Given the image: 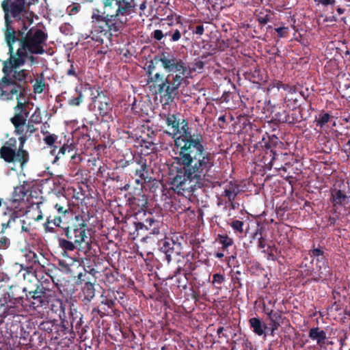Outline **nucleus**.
Listing matches in <instances>:
<instances>
[{"label":"nucleus","mask_w":350,"mask_h":350,"mask_svg":"<svg viewBox=\"0 0 350 350\" xmlns=\"http://www.w3.org/2000/svg\"><path fill=\"white\" fill-rule=\"evenodd\" d=\"M244 339H247L246 338V336L245 335H243L241 332V330L239 331V336L237 337L236 338L233 339L232 342H231V345H232V348H231V350H234L235 349V346L236 345H238L239 343H243V340Z\"/></svg>","instance_id":"obj_56"},{"label":"nucleus","mask_w":350,"mask_h":350,"mask_svg":"<svg viewBox=\"0 0 350 350\" xmlns=\"http://www.w3.org/2000/svg\"><path fill=\"white\" fill-rule=\"evenodd\" d=\"M33 21H27L20 27L14 29V40L8 41L5 38V41L9 48L8 53H13L14 44L19 42L18 49H27L31 54L42 55L45 52L44 49L46 45L48 34L43 30L36 27L29 28Z\"/></svg>","instance_id":"obj_4"},{"label":"nucleus","mask_w":350,"mask_h":350,"mask_svg":"<svg viewBox=\"0 0 350 350\" xmlns=\"http://www.w3.org/2000/svg\"><path fill=\"white\" fill-rule=\"evenodd\" d=\"M60 323H57V329L55 331V336H53L55 338L58 337L66 336L68 334H70L72 337L75 336V331L72 329L71 325H68V323L66 321L65 318L62 317Z\"/></svg>","instance_id":"obj_29"},{"label":"nucleus","mask_w":350,"mask_h":350,"mask_svg":"<svg viewBox=\"0 0 350 350\" xmlns=\"http://www.w3.org/2000/svg\"><path fill=\"white\" fill-rule=\"evenodd\" d=\"M19 147L17 150L16 157L18 162L21 163V166L25 165L29 160V153L27 150L23 149L24 144L29 137L27 133L19 135Z\"/></svg>","instance_id":"obj_26"},{"label":"nucleus","mask_w":350,"mask_h":350,"mask_svg":"<svg viewBox=\"0 0 350 350\" xmlns=\"http://www.w3.org/2000/svg\"><path fill=\"white\" fill-rule=\"evenodd\" d=\"M83 318V314L74 307H70L69 312V319H70L71 324H74L77 319Z\"/></svg>","instance_id":"obj_49"},{"label":"nucleus","mask_w":350,"mask_h":350,"mask_svg":"<svg viewBox=\"0 0 350 350\" xmlns=\"http://www.w3.org/2000/svg\"><path fill=\"white\" fill-rule=\"evenodd\" d=\"M350 196H347L342 190L336 187L330 189L329 201L334 208V213H336L339 207H345L349 202Z\"/></svg>","instance_id":"obj_20"},{"label":"nucleus","mask_w":350,"mask_h":350,"mask_svg":"<svg viewBox=\"0 0 350 350\" xmlns=\"http://www.w3.org/2000/svg\"><path fill=\"white\" fill-rule=\"evenodd\" d=\"M288 112L285 110H283L282 112H278L275 114L276 119L282 123H286V121H284L287 119Z\"/></svg>","instance_id":"obj_62"},{"label":"nucleus","mask_w":350,"mask_h":350,"mask_svg":"<svg viewBox=\"0 0 350 350\" xmlns=\"http://www.w3.org/2000/svg\"><path fill=\"white\" fill-rule=\"evenodd\" d=\"M238 193V185L230 182L227 187L225 188L223 196L226 197L229 202H232L235 200Z\"/></svg>","instance_id":"obj_34"},{"label":"nucleus","mask_w":350,"mask_h":350,"mask_svg":"<svg viewBox=\"0 0 350 350\" xmlns=\"http://www.w3.org/2000/svg\"><path fill=\"white\" fill-rule=\"evenodd\" d=\"M10 245V240L6 237L0 238V250H5Z\"/></svg>","instance_id":"obj_59"},{"label":"nucleus","mask_w":350,"mask_h":350,"mask_svg":"<svg viewBox=\"0 0 350 350\" xmlns=\"http://www.w3.org/2000/svg\"><path fill=\"white\" fill-rule=\"evenodd\" d=\"M79 319H77V321H75V323L74 324L70 323V325H71L73 331L75 330V332H76L79 336H82L85 334L86 330L82 326V325L83 323V318H80V321H79Z\"/></svg>","instance_id":"obj_45"},{"label":"nucleus","mask_w":350,"mask_h":350,"mask_svg":"<svg viewBox=\"0 0 350 350\" xmlns=\"http://www.w3.org/2000/svg\"><path fill=\"white\" fill-rule=\"evenodd\" d=\"M64 228L71 229L73 239L77 241V243L85 244V247L88 248L90 239L86 234L87 224L82 215H75L71 225L66 226Z\"/></svg>","instance_id":"obj_12"},{"label":"nucleus","mask_w":350,"mask_h":350,"mask_svg":"<svg viewBox=\"0 0 350 350\" xmlns=\"http://www.w3.org/2000/svg\"><path fill=\"white\" fill-rule=\"evenodd\" d=\"M54 208L57 211V213H64V214H70L71 210L69 207V204H66L65 205L56 203L54 205Z\"/></svg>","instance_id":"obj_50"},{"label":"nucleus","mask_w":350,"mask_h":350,"mask_svg":"<svg viewBox=\"0 0 350 350\" xmlns=\"http://www.w3.org/2000/svg\"><path fill=\"white\" fill-rule=\"evenodd\" d=\"M62 234L66 239L59 238L58 243L59 247L64 251L72 252L76 249L81 250L83 247V244L77 243V241L73 239L72 232L69 228H63Z\"/></svg>","instance_id":"obj_18"},{"label":"nucleus","mask_w":350,"mask_h":350,"mask_svg":"<svg viewBox=\"0 0 350 350\" xmlns=\"http://www.w3.org/2000/svg\"><path fill=\"white\" fill-rule=\"evenodd\" d=\"M161 67L168 73L167 76L159 72L154 76V82L161 85V91L168 99L172 100L178 94V90L184 82L188 74L186 62L174 53L162 52Z\"/></svg>","instance_id":"obj_2"},{"label":"nucleus","mask_w":350,"mask_h":350,"mask_svg":"<svg viewBox=\"0 0 350 350\" xmlns=\"http://www.w3.org/2000/svg\"><path fill=\"white\" fill-rule=\"evenodd\" d=\"M99 101L98 106V110L99 114L102 117H107L112 120L111 112L112 111V105L109 102V98H107L105 95H103V98Z\"/></svg>","instance_id":"obj_28"},{"label":"nucleus","mask_w":350,"mask_h":350,"mask_svg":"<svg viewBox=\"0 0 350 350\" xmlns=\"http://www.w3.org/2000/svg\"><path fill=\"white\" fill-rule=\"evenodd\" d=\"M274 87L277 88L278 90L283 89L288 92V93L291 92V91H293L295 86H291L288 84L283 83L280 81H276L274 83Z\"/></svg>","instance_id":"obj_53"},{"label":"nucleus","mask_w":350,"mask_h":350,"mask_svg":"<svg viewBox=\"0 0 350 350\" xmlns=\"http://www.w3.org/2000/svg\"><path fill=\"white\" fill-rule=\"evenodd\" d=\"M249 324L252 331L258 336H262L265 333V329L268 328L266 324L256 317L250 319Z\"/></svg>","instance_id":"obj_31"},{"label":"nucleus","mask_w":350,"mask_h":350,"mask_svg":"<svg viewBox=\"0 0 350 350\" xmlns=\"http://www.w3.org/2000/svg\"><path fill=\"white\" fill-rule=\"evenodd\" d=\"M267 315L269 322L270 321H282V312L281 310H274L269 308H266V312H264Z\"/></svg>","instance_id":"obj_38"},{"label":"nucleus","mask_w":350,"mask_h":350,"mask_svg":"<svg viewBox=\"0 0 350 350\" xmlns=\"http://www.w3.org/2000/svg\"><path fill=\"white\" fill-rule=\"evenodd\" d=\"M86 273H79L77 275V281L79 283L85 282V285L82 288L84 297L88 301H91L95 296V289L94 283L92 282L90 278H85Z\"/></svg>","instance_id":"obj_23"},{"label":"nucleus","mask_w":350,"mask_h":350,"mask_svg":"<svg viewBox=\"0 0 350 350\" xmlns=\"http://www.w3.org/2000/svg\"><path fill=\"white\" fill-rule=\"evenodd\" d=\"M225 281L224 275L221 273H215L213 275V284L221 285Z\"/></svg>","instance_id":"obj_58"},{"label":"nucleus","mask_w":350,"mask_h":350,"mask_svg":"<svg viewBox=\"0 0 350 350\" xmlns=\"http://www.w3.org/2000/svg\"><path fill=\"white\" fill-rule=\"evenodd\" d=\"M66 154H69L71 159L75 163H79L82 161L80 154L77 153V146L73 143H69V140L64 143L56 154L55 159H59L64 157Z\"/></svg>","instance_id":"obj_21"},{"label":"nucleus","mask_w":350,"mask_h":350,"mask_svg":"<svg viewBox=\"0 0 350 350\" xmlns=\"http://www.w3.org/2000/svg\"><path fill=\"white\" fill-rule=\"evenodd\" d=\"M229 225L232 227L235 233H239L242 234L243 233V226L244 223L240 220H232Z\"/></svg>","instance_id":"obj_47"},{"label":"nucleus","mask_w":350,"mask_h":350,"mask_svg":"<svg viewBox=\"0 0 350 350\" xmlns=\"http://www.w3.org/2000/svg\"><path fill=\"white\" fill-rule=\"evenodd\" d=\"M100 14L98 9H94L92 19L96 23L94 30L91 31L92 39L99 44L103 43V39L110 40L113 33H120L127 24L115 14Z\"/></svg>","instance_id":"obj_7"},{"label":"nucleus","mask_w":350,"mask_h":350,"mask_svg":"<svg viewBox=\"0 0 350 350\" xmlns=\"http://www.w3.org/2000/svg\"><path fill=\"white\" fill-rule=\"evenodd\" d=\"M21 256L25 260V263L20 265L21 270L24 271L23 274L24 280L29 282H38V279L33 271L39 268L44 267L46 258L41 252L37 254L34 251L25 248L21 250Z\"/></svg>","instance_id":"obj_8"},{"label":"nucleus","mask_w":350,"mask_h":350,"mask_svg":"<svg viewBox=\"0 0 350 350\" xmlns=\"http://www.w3.org/2000/svg\"><path fill=\"white\" fill-rule=\"evenodd\" d=\"M45 83L42 79L36 80L35 84L33 85V92L36 94H41L44 90Z\"/></svg>","instance_id":"obj_52"},{"label":"nucleus","mask_w":350,"mask_h":350,"mask_svg":"<svg viewBox=\"0 0 350 350\" xmlns=\"http://www.w3.org/2000/svg\"><path fill=\"white\" fill-rule=\"evenodd\" d=\"M141 146L143 148L150 150L151 152H153L156 148V144L154 142L146 140H142Z\"/></svg>","instance_id":"obj_60"},{"label":"nucleus","mask_w":350,"mask_h":350,"mask_svg":"<svg viewBox=\"0 0 350 350\" xmlns=\"http://www.w3.org/2000/svg\"><path fill=\"white\" fill-rule=\"evenodd\" d=\"M164 30L162 29H155L151 33V38L154 39L156 42H161V40L165 38Z\"/></svg>","instance_id":"obj_51"},{"label":"nucleus","mask_w":350,"mask_h":350,"mask_svg":"<svg viewBox=\"0 0 350 350\" xmlns=\"http://www.w3.org/2000/svg\"><path fill=\"white\" fill-rule=\"evenodd\" d=\"M17 150V140L11 137L0 148V157L8 163L18 162Z\"/></svg>","instance_id":"obj_17"},{"label":"nucleus","mask_w":350,"mask_h":350,"mask_svg":"<svg viewBox=\"0 0 350 350\" xmlns=\"http://www.w3.org/2000/svg\"><path fill=\"white\" fill-rule=\"evenodd\" d=\"M33 283V287L25 286L23 288L29 307L36 310L48 308L52 291L44 288L39 280L38 282Z\"/></svg>","instance_id":"obj_9"},{"label":"nucleus","mask_w":350,"mask_h":350,"mask_svg":"<svg viewBox=\"0 0 350 350\" xmlns=\"http://www.w3.org/2000/svg\"><path fill=\"white\" fill-rule=\"evenodd\" d=\"M279 139L274 135L262 138L260 142L261 147L265 148V154L262 156V161L268 168H271L273 165V161L276 159L277 153L274 148L277 146Z\"/></svg>","instance_id":"obj_13"},{"label":"nucleus","mask_w":350,"mask_h":350,"mask_svg":"<svg viewBox=\"0 0 350 350\" xmlns=\"http://www.w3.org/2000/svg\"><path fill=\"white\" fill-rule=\"evenodd\" d=\"M3 77L0 81V98L4 97L8 100L12 99L16 95L17 102H26L25 85L28 81L27 78L29 72L27 70H17L18 68H10V64L3 62Z\"/></svg>","instance_id":"obj_5"},{"label":"nucleus","mask_w":350,"mask_h":350,"mask_svg":"<svg viewBox=\"0 0 350 350\" xmlns=\"http://www.w3.org/2000/svg\"><path fill=\"white\" fill-rule=\"evenodd\" d=\"M148 202V197L145 194L139 193L133 198V204L138 206L141 210H142L144 212V215H146L144 208H146Z\"/></svg>","instance_id":"obj_35"},{"label":"nucleus","mask_w":350,"mask_h":350,"mask_svg":"<svg viewBox=\"0 0 350 350\" xmlns=\"http://www.w3.org/2000/svg\"><path fill=\"white\" fill-rule=\"evenodd\" d=\"M160 116L172 129V133H167L174 139L177 150L174 159L180 169L171 181L174 191L178 195L190 196L197 189L215 187L218 183L215 156L207 150L203 135L192 133L187 120L181 118L178 112Z\"/></svg>","instance_id":"obj_1"},{"label":"nucleus","mask_w":350,"mask_h":350,"mask_svg":"<svg viewBox=\"0 0 350 350\" xmlns=\"http://www.w3.org/2000/svg\"><path fill=\"white\" fill-rule=\"evenodd\" d=\"M28 122L29 123L40 124L42 122V117L40 113L36 114V112H35L31 115Z\"/></svg>","instance_id":"obj_64"},{"label":"nucleus","mask_w":350,"mask_h":350,"mask_svg":"<svg viewBox=\"0 0 350 350\" xmlns=\"http://www.w3.org/2000/svg\"><path fill=\"white\" fill-rule=\"evenodd\" d=\"M279 38H286L288 36L289 29L288 27H280L275 28Z\"/></svg>","instance_id":"obj_54"},{"label":"nucleus","mask_w":350,"mask_h":350,"mask_svg":"<svg viewBox=\"0 0 350 350\" xmlns=\"http://www.w3.org/2000/svg\"><path fill=\"white\" fill-rule=\"evenodd\" d=\"M285 103L287 107L292 109H297V108L301 106V103L298 98V96L296 94V88L295 87L293 91L288 93L285 98Z\"/></svg>","instance_id":"obj_33"},{"label":"nucleus","mask_w":350,"mask_h":350,"mask_svg":"<svg viewBox=\"0 0 350 350\" xmlns=\"http://www.w3.org/2000/svg\"><path fill=\"white\" fill-rule=\"evenodd\" d=\"M26 0H3L1 8L4 12L5 26L4 37L8 41L14 40V29L20 27L27 21H33L32 18L25 16L29 6Z\"/></svg>","instance_id":"obj_6"},{"label":"nucleus","mask_w":350,"mask_h":350,"mask_svg":"<svg viewBox=\"0 0 350 350\" xmlns=\"http://www.w3.org/2000/svg\"><path fill=\"white\" fill-rule=\"evenodd\" d=\"M182 250V244L173 239L166 237L161 241L160 251L165 254V260L168 263L170 262L173 256H180Z\"/></svg>","instance_id":"obj_16"},{"label":"nucleus","mask_w":350,"mask_h":350,"mask_svg":"<svg viewBox=\"0 0 350 350\" xmlns=\"http://www.w3.org/2000/svg\"><path fill=\"white\" fill-rule=\"evenodd\" d=\"M25 196L26 192L25 191V188L23 187H15L12 193V201L14 203L18 202L23 200Z\"/></svg>","instance_id":"obj_40"},{"label":"nucleus","mask_w":350,"mask_h":350,"mask_svg":"<svg viewBox=\"0 0 350 350\" xmlns=\"http://www.w3.org/2000/svg\"><path fill=\"white\" fill-rule=\"evenodd\" d=\"M302 120L303 117L301 111L300 109L298 111L296 109H292L291 112H288L287 119L284 121H286V123L288 124H294L301 122Z\"/></svg>","instance_id":"obj_36"},{"label":"nucleus","mask_w":350,"mask_h":350,"mask_svg":"<svg viewBox=\"0 0 350 350\" xmlns=\"http://www.w3.org/2000/svg\"><path fill=\"white\" fill-rule=\"evenodd\" d=\"M57 141V136L54 134H50V135H48L47 136H46L44 138V143L49 146H53V149L52 150V152L54 153L57 148V145H54L55 143H57L58 144V142H56ZM61 141L59 142V144H61Z\"/></svg>","instance_id":"obj_46"},{"label":"nucleus","mask_w":350,"mask_h":350,"mask_svg":"<svg viewBox=\"0 0 350 350\" xmlns=\"http://www.w3.org/2000/svg\"><path fill=\"white\" fill-rule=\"evenodd\" d=\"M68 214L57 213V215H49L47 216L46 221L43 224V228L46 233H56L55 227L62 229L65 223L64 219L67 218Z\"/></svg>","instance_id":"obj_19"},{"label":"nucleus","mask_w":350,"mask_h":350,"mask_svg":"<svg viewBox=\"0 0 350 350\" xmlns=\"http://www.w3.org/2000/svg\"><path fill=\"white\" fill-rule=\"evenodd\" d=\"M308 336L313 340H317L319 345L325 344L326 339V333L324 330H321L319 327H313L309 330Z\"/></svg>","instance_id":"obj_32"},{"label":"nucleus","mask_w":350,"mask_h":350,"mask_svg":"<svg viewBox=\"0 0 350 350\" xmlns=\"http://www.w3.org/2000/svg\"><path fill=\"white\" fill-rule=\"evenodd\" d=\"M83 100V95L81 91H79L77 88L75 90V94L72 96L68 100V104L70 106L77 107L79 106Z\"/></svg>","instance_id":"obj_39"},{"label":"nucleus","mask_w":350,"mask_h":350,"mask_svg":"<svg viewBox=\"0 0 350 350\" xmlns=\"http://www.w3.org/2000/svg\"><path fill=\"white\" fill-rule=\"evenodd\" d=\"M310 255L313 257H320L323 256L324 254V251L321 248H315L313 247L312 250H310Z\"/></svg>","instance_id":"obj_61"},{"label":"nucleus","mask_w":350,"mask_h":350,"mask_svg":"<svg viewBox=\"0 0 350 350\" xmlns=\"http://www.w3.org/2000/svg\"><path fill=\"white\" fill-rule=\"evenodd\" d=\"M282 321H270L269 325L270 326V335L274 336L275 332L277 331L281 326Z\"/></svg>","instance_id":"obj_57"},{"label":"nucleus","mask_w":350,"mask_h":350,"mask_svg":"<svg viewBox=\"0 0 350 350\" xmlns=\"http://www.w3.org/2000/svg\"><path fill=\"white\" fill-rule=\"evenodd\" d=\"M8 54L10 57L6 60V64L11 65L10 68H19L24 66L27 60L31 62V66L36 62V58L33 56L34 54L29 53L27 49H18L15 53Z\"/></svg>","instance_id":"obj_15"},{"label":"nucleus","mask_w":350,"mask_h":350,"mask_svg":"<svg viewBox=\"0 0 350 350\" xmlns=\"http://www.w3.org/2000/svg\"><path fill=\"white\" fill-rule=\"evenodd\" d=\"M39 327L40 329L49 334H53V332L55 333L56 329H57V323L51 321H44L41 323Z\"/></svg>","instance_id":"obj_42"},{"label":"nucleus","mask_w":350,"mask_h":350,"mask_svg":"<svg viewBox=\"0 0 350 350\" xmlns=\"http://www.w3.org/2000/svg\"><path fill=\"white\" fill-rule=\"evenodd\" d=\"M7 210H8V213L5 212L4 215L8 214L9 215V219L8 220L7 222H5V223L2 224L1 226H2V228H3V230L4 229H6L7 228L10 227L11 223L15 221L16 219L18 217V213L17 211H14L12 208H8Z\"/></svg>","instance_id":"obj_41"},{"label":"nucleus","mask_w":350,"mask_h":350,"mask_svg":"<svg viewBox=\"0 0 350 350\" xmlns=\"http://www.w3.org/2000/svg\"><path fill=\"white\" fill-rule=\"evenodd\" d=\"M161 57H163L162 52L154 55V57L149 62V64L147 66V71H146V74L148 77V83H151L152 84L151 86H152L155 89L156 92L160 94H163V91H161V89L160 88L161 85H158L154 82V76L155 75V73H156V72H154V71L156 70V66L159 64H161V61H159V59L160 58H161Z\"/></svg>","instance_id":"obj_22"},{"label":"nucleus","mask_w":350,"mask_h":350,"mask_svg":"<svg viewBox=\"0 0 350 350\" xmlns=\"http://www.w3.org/2000/svg\"><path fill=\"white\" fill-rule=\"evenodd\" d=\"M277 302L274 297H266L262 303L263 312H266V308L273 310Z\"/></svg>","instance_id":"obj_44"},{"label":"nucleus","mask_w":350,"mask_h":350,"mask_svg":"<svg viewBox=\"0 0 350 350\" xmlns=\"http://www.w3.org/2000/svg\"><path fill=\"white\" fill-rule=\"evenodd\" d=\"M161 67L168 73L167 76L159 72L154 76V82L161 85V91L168 99L172 100L178 94V90L184 82L188 74L186 62L174 53L162 52Z\"/></svg>","instance_id":"obj_3"},{"label":"nucleus","mask_w":350,"mask_h":350,"mask_svg":"<svg viewBox=\"0 0 350 350\" xmlns=\"http://www.w3.org/2000/svg\"><path fill=\"white\" fill-rule=\"evenodd\" d=\"M317 271L319 272L317 274L316 280H326L328 278H330L332 275V271L331 268L329 267L328 262L327 261H323L322 265H319L321 260L317 258Z\"/></svg>","instance_id":"obj_27"},{"label":"nucleus","mask_w":350,"mask_h":350,"mask_svg":"<svg viewBox=\"0 0 350 350\" xmlns=\"http://www.w3.org/2000/svg\"><path fill=\"white\" fill-rule=\"evenodd\" d=\"M218 241L222 245V250H226L228 247L232 246L234 244V241L232 238L229 237L227 234H219Z\"/></svg>","instance_id":"obj_43"},{"label":"nucleus","mask_w":350,"mask_h":350,"mask_svg":"<svg viewBox=\"0 0 350 350\" xmlns=\"http://www.w3.org/2000/svg\"><path fill=\"white\" fill-rule=\"evenodd\" d=\"M96 273H97L96 270L92 266L88 265V266L85 267V265H84V273H86L85 278H90V277L88 276V273H89V274L92 275L93 277H94V275Z\"/></svg>","instance_id":"obj_63"},{"label":"nucleus","mask_w":350,"mask_h":350,"mask_svg":"<svg viewBox=\"0 0 350 350\" xmlns=\"http://www.w3.org/2000/svg\"><path fill=\"white\" fill-rule=\"evenodd\" d=\"M26 102L20 100L14 107L15 115L10 118L16 135L25 133V127L29 113L25 109Z\"/></svg>","instance_id":"obj_14"},{"label":"nucleus","mask_w":350,"mask_h":350,"mask_svg":"<svg viewBox=\"0 0 350 350\" xmlns=\"http://www.w3.org/2000/svg\"><path fill=\"white\" fill-rule=\"evenodd\" d=\"M330 115L328 113H321L319 118L316 117L317 126L323 127L329 120Z\"/></svg>","instance_id":"obj_48"},{"label":"nucleus","mask_w":350,"mask_h":350,"mask_svg":"<svg viewBox=\"0 0 350 350\" xmlns=\"http://www.w3.org/2000/svg\"><path fill=\"white\" fill-rule=\"evenodd\" d=\"M113 1L117 7L113 14L128 23L129 16L136 10L137 4L135 0H102V3L104 8L111 7Z\"/></svg>","instance_id":"obj_10"},{"label":"nucleus","mask_w":350,"mask_h":350,"mask_svg":"<svg viewBox=\"0 0 350 350\" xmlns=\"http://www.w3.org/2000/svg\"><path fill=\"white\" fill-rule=\"evenodd\" d=\"M300 267L303 269L301 271V275L303 278H306L313 274V268L308 267L306 264L304 265H301Z\"/></svg>","instance_id":"obj_55"},{"label":"nucleus","mask_w":350,"mask_h":350,"mask_svg":"<svg viewBox=\"0 0 350 350\" xmlns=\"http://www.w3.org/2000/svg\"><path fill=\"white\" fill-rule=\"evenodd\" d=\"M146 230L150 231V234H158L159 233L160 221L155 219L151 213H148V217L144 221Z\"/></svg>","instance_id":"obj_30"},{"label":"nucleus","mask_w":350,"mask_h":350,"mask_svg":"<svg viewBox=\"0 0 350 350\" xmlns=\"http://www.w3.org/2000/svg\"><path fill=\"white\" fill-rule=\"evenodd\" d=\"M131 164L140 166L141 170H135V175L141 178V180H144V181H146V179L148 178V165L146 159L142 157V155H135L133 158Z\"/></svg>","instance_id":"obj_24"},{"label":"nucleus","mask_w":350,"mask_h":350,"mask_svg":"<svg viewBox=\"0 0 350 350\" xmlns=\"http://www.w3.org/2000/svg\"><path fill=\"white\" fill-rule=\"evenodd\" d=\"M48 308H50L53 312L57 314L60 319L62 317L66 318L65 305L62 300L57 298L55 293L53 291L49 300Z\"/></svg>","instance_id":"obj_25"},{"label":"nucleus","mask_w":350,"mask_h":350,"mask_svg":"<svg viewBox=\"0 0 350 350\" xmlns=\"http://www.w3.org/2000/svg\"><path fill=\"white\" fill-rule=\"evenodd\" d=\"M180 16H176V24H174L172 16H168L166 18L161 20V26L164 30L165 37H170V41L176 42L180 40L182 37L183 32L180 29H183L182 24L180 22ZM186 33V30H183V33Z\"/></svg>","instance_id":"obj_11"},{"label":"nucleus","mask_w":350,"mask_h":350,"mask_svg":"<svg viewBox=\"0 0 350 350\" xmlns=\"http://www.w3.org/2000/svg\"><path fill=\"white\" fill-rule=\"evenodd\" d=\"M273 13L269 10H263L256 14V19L262 26L271 21Z\"/></svg>","instance_id":"obj_37"}]
</instances>
